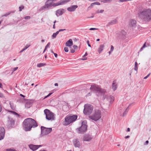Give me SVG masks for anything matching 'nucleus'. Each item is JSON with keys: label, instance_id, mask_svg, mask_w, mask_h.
I'll return each instance as SVG.
<instances>
[{"label": "nucleus", "instance_id": "28", "mask_svg": "<svg viewBox=\"0 0 151 151\" xmlns=\"http://www.w3.org/2000/svg\"><path fill=\"white\" fill-rule=\"evenodd\" d=\"M100 4V3L99 2H95L91 4L90 6H93L95 5H99Z\"/></svg>", "mask_w": 151, "mask_h": 151}, {"label": "nucleus", "instance_id": "48", "mask_svg": "<svg viewBox=\"0 0 151 151\" xmlns=\"http://www.w3.org/2000/svg\"><path fill=\"white\" fill-rule=\"evenodd\" d=\"M91 95V93H89L86 96V97H88Z\"/></svg>", "mask_w": 151, "mask_h": 151}, {"label": "nucleus", "instance_id": "63", "mask_svg": "<svg viewBox=\"0 0 151 151\" xmlns=\"http://www.w3.org/2000/svg\"><path fill=\"white\" fill-rule=\"evenodd\" d=\"M104 11L103 10H100L99 12L100 13H102Z\"/></svg>", "mask_w": 151, "mask_h": 151}, {"label": "nucleus", "instance_id": "37", "mask_svg": "<svg viewBox=\"0 0 151 151\" xmlns=\"http://www.w3.org/2000/svg\"><path fill=\"white\" fill-rule=\"evenodd\" d=\"M52 93H50L48 95H47V96H45V98H46L47 97H48L50 96Z\"/></svg>", "mask_w": 151, "mask_h": 151}, {"label": "nucleus", "instance_id": "32", "mask_svg": "<svg viewBox=\"0 0 151 151\" xmlns=\"http://www.w3.org/2000/svg\"><path fill=\"white\" fill-rule=\"evenodd\" d=\"M13 114H14V115H16V116H17L19 117H20V115L19 114L17 113V112H15V111H14V113Z\"/></svg>", "mask_w": 151, "mask_h": 151}, {"label": "nucleus", "instance_id": "54", "mask_svg": "<svg viewBox=\"0 0 151 151\" xmlns=\"http://www.w3.org/2000/svg\"><path fill=\"white\" fill-rule=\"evenodd\" d=\"M2 107L1 105V104H0V113L1 112V111H2Z\"/></svg>", "mask_w": 151, "mask_h": 151}, {"label": "nucleus", "instance_id": "42", "mask_svg": "<svg viewBox=\"0 0 151 151\" xmlns=\"http://www.w3.org/2000/svg\"><path fill=\"white\" fill-rule=\"evenodd\" d=\"M87 44L89 47H91V45L89 44V40H87Z\"/></svg>", "mask_w": 151, "mask_h": 151}, {"label": "nucleus", "instance_id": "4", "mask_svg": "<svg viewBox=\"0 0 151 151\" xmlns=\"http://www.w3.org/2000/svg\"><path fill=\"white\" fill-rule=\"evenodd\" d=\"M24 130L26 131H30L32 128H35L37 126L36 122L34 119L31 118L25 119L23 122Z\"/></svg>", "mask_w": 151, "mask_h": 151}, {"label": "nucleus", "instance_id": "18", "mask_svg": "<svg viewBox=\"0 0 151 151\" xmlns=\"http://www.w3.org/2000/svg\"><path fill=\"white\" fill-rule=\"evenodd\" d=\"M136 21L134 19H131L130 20L129 25L130 26L135 27L136 26Z\"/></svg>", "mask_w": 151, "mask_h": 151}, {"label": "nucleus", "instance_id": "31", "mask_svg": "<svg viewBox=\"0 0 151 151\" xmlns=\"http://www.w3.org/2000/svg\"><path fill=\"white\" fill-rule=\"evenodd\" d=\"M146 43L145 42V43L143 44L142 47L140 49V51H142L144 48H145L146 47Z\"/></svg>", "mask_w": 151, "mask_h": 151}, {"label": "nucleus", "instance_id": "36", "mask_svg": "<svg viewBox=\"0 0 151 151\" xmlns=\"http://www.w3.org/2000/svg\"><path fill=\"white\" fill-rule=\"evenodd\" d=\"M50 45V42H48L45 47V49H46L47 48L49 47Z\"/></svg>", "mask_w": 151, "mask_h": 151}, {"label": "nucleus", "instance_id": "49", "mask_svg": "<svg viewBox=\"0 0 151 151\" xmlns=\"http://www.w3.org/2000/svg\"><path fill=\"white\" fill-rule=\"evenodd\" d=\"M29 45L28 46H27V45L24 48V50H26V49H27L29 47Z\"/></svg>", "mask_w": 151, "mask_h": 151}, {"label": "nucleus", "instance_id": "61", "mask_svg": "<svg viewBox=\"0 0 151 151\" xmlns=\"http://www.w3.org/2000/svg\"><path fill=\"white\" fill-rule=\"evenodd\" d=\"M53 28L54 29H55V24H54L53 26Z\"/></svg>", "mask_w": 151, "mask_h": 151}, {"label": "nucleus", "instance_id": "25", "mask_svg": "<svg viewBox=\"0 0 151 151\" xmlns=\"http://www.w3.org/2000/svg\"><path fill=\"white\" fill-rule=\"evenodd\" d=\"M104 45H101L98 50L99 54L101 53L104 49Z\"/></svg>", "mask_w": 151, "mask_h": 151}, {"label": "nucleus", "instance_id": "11", "mask_svg": "<svg viewBox=\"0 0 151 151\" xmlns=\"http://www.w3.org/2000/svg\"><path fill=\"white\" fill-rule=\"evenodd\" d=\"M15 123V121L10 116L8 117L7 122L6 125L8 128H11L13 127Z\"/></svg>", "mask_w": 151, "mask_h": 151}, {"label": "nucleus", "instance_id": "53", "mask_svg": "<svg viewBox=\"0 0 151 151\" xmlns=\"http://www.w3.org/2000/svg\"><path fill=\"white\" fill-rule=\"evenodd\" d=\"M129 137H130V136L129 135H127V136L125 137V139H127V138H128Z\"/></svg>", "mask_w": 151, "mask_h": 151}, {"label": "nucleus", "instance_id": "47", "mask_svg": "<svg viewBox=\"0 0 151 151\" xmlns=\"http://www.w3.org/2000/svg\"><path fill=\"white\" fill-rule=\"evenodd\" d=\"M66 29H60L59 30V31L60 32H61V31H64V30H66Z\"/></svg>", "mask_w": 151, "mask_h": 151}, {"label": "nucleus", "instance_id": "40", "mask_svg": "<svg viewBox=\"0 0 151 151\" xmlns=\"http://www.w3.org/2000/svg\"><path fill=\"white\" fill-rule=\"evenodd\" d=\"M114 49V47L112 45H111L110 50L111 52H112Z\"/></svg>", "mask_w": 151, "mask_h": 151}, {"label": "nucleus", "instance_id": "22", "mask_svg": "<svg viewBox=\"0 0 151 151\" xmlns=\"http://www.w3.org/2000/svg\"><path fill=\"white\" fill-rule=\"evenodd\" d=\"M73 42L71 39H69L65 43L66 46L70 47L73 45Z\"/></svg>", "mask_w": 151, "mask_h": 151}, {"label": "nucleus", "instance_id": "23", "mask_svg": "<svg viewBox=\"0 0 151 151\" xmlns=\"http://www.w3.org/2000/svg\"><path fill=\"white\" fill-rule=\"evenodd\" d=\"M133 104H134L133 103H132L130 104L129 105V106L127 107V108L126 109L125 111L124 112V113H123V115H122L123 116H125L126 115V114H127V113L128 112V110H129V106H131V105H132Z\"/></svg>", "mask_w": 151, "mask_h": 151}, {"label": "nucleus", "instance_id": "58", "mask_svg": "<svg viewBox=\"0 0 151 151\" xmlns=\"http://www.w3.org/2000/svg\"><path fill=\"white\" fill-rule=\"evenodd\" d=\"M9 112H11V113H12V114H13L14 112V111H9Z\"/></svg>", "mask_w": 151, "mask_h": 151}, {"label": "nucleus", "instance_id": "64", "mask_svg": "<svg viewBox=\"0 0 151 151\" xmlns=\"http://www.w3.org/2000/svg\"><path fill=\"white\" fill-rule=\"evenodd\" d=\"M25 50H24V48L22 50H21L20 52H23Z\"/></svg>", "mask_w": 151, "mask_h": 151}, {"label": "nucleus", "instance_id": "14", "mask_svg": "<svg viewBox=\"0 0 151 151\" xmlns=\"http://www.w3.org/2000/svg\"><path fill=\"white\" fill-rule=\"evenodd\" d=\"M42 146V145H35L31 144L29 145V147L30 149L33 151H35Z\"/></svg>", "mask_w": 151, "mask_h": 151}, {"label": "nucleus", "instance_id": "27", "mask_svg": "<svg viewBox=\"0 0 151 151\" xmlns=\"http://www.w3.org/2000/svg\"><path fill=\"white\" fill-rule=\"evenodd\" d=\"M14 12H13L12 11L9 12H8V13H6L4 14L2 16V17H6L7 16L10 15L11 13H14Z\"/></svg>", "mask_w": 151, "mask_h": 151}, {"label": "nucleus", "instance_id": "26", "mask_svg": "<svg viewBox=\"0 0 151 151\" xmlns=\"http://www.w3.org/2000/svg\"><path fill=\"white\" fill-rule=\"evenodd\" d=\"M46 65V64L44 63H38L37 64V66L38 67H41L45 65Z\"/></svg>", "mask_w": 151, "mask_h": 151}, {"label": "nucleus", "instance_id": "50", "mask_svg": "<svg viewBox=\"0 0 151 151\" xmlns=\"http://www.w3.org/2000/svg\"><path fill=\"white\" fill-rule=\"evenodd\" d=\"M3 96V94L1 93L0 92V97H2Z\"/></svg>", "mask_w": 151, "mask_h": 151}, {"label": "nucleus", "instance_id": "21", "mask_svg": "<svg viewBox=\"0 0 151 151\" xmlns=\"http://www.w3.org/2000/svg\"><path fill=\"white\" fill-rule=\"evenodd\" d=\"M32 104L30 101H27L25 104V107L27 109L29 108L32 106Z\"/></svg>", "mask_w": 151, "mask_h": 151}, {"label": "nucleus", "instance_id": "51", "mask_svg": "<svg viewBox=\"0 0 151 151\" xmlns=\"http://www.w3.org/2000/svg\"><path fill=\"white\" fill-rule=\"evenodd\" d=\"M53 54H54L55 57H56V58H57V57L58 55H57V54L54 53Z\"/></svg>", "mask_w": 151, "mask_h": 151}, {"label": "nucleus", "instance_id": "62", "mask_svg": "<svg viewBox=\"0 0 151 151\" xmlns=\"http://www.w3.org/2000/svg\"><path fill=\"white\" fill-rule=\"evenodd\" d=\"M2 84L0 82V88H2Z\"/></svg>", "mask_w": 151, "mask_h": 151}, {"label": "nucleus", "instance_id": "55", "mask_svg": "<svg viewBox=\"0 0 151 151\" xmlns=\"http://www.w3.org/2000/svg\"><path fill=\"white\" fill-rule=\"evenodd\" d=\"M87 58L86 57V58H82V60H87Z\"/></svg>", "mask_w": 151, "mask_h": 151}, {"label": "nucleus", "instance_id": "7", "mask_svg": "<svg viewBox=\"0 0 151 151\" xmlns=\"http://www.w3.org/2000/svg\"><path fill=\"white\" fill-rule=\"evenodd\" d=\"M44 114L46 116V119L48 120L53 121L55 120V114L47 109H45L44 110Z\"/></svg>", "mask_w": 151, "mask_h": 151}, {"label": "nucleus", "instance_id": "57", "mask_svg": "<svg viewBox=\"0 0 151 151\" xmlns=\"http://www.w3.org/2000/svg\"><path fill=\"white\" fill-rule=\"evenodd\" d=\"M130 131V128H127V131L128 132H129Z\"/></svg>", "mask_w": 151, "mask_h": 151}, {"label": "nucleus", "instance_id": "29", "mask_svg": "<svg viewBox=\"0 0 151 151\" xmlns=\"http://www.w3.org/2000/svg\"><path fill=\"white\" fill-rule=\"evenodd\" d=\"M138 64L137 62H135V65L134 67V70L136 71H137L138 69L137 67Z\"/></svg>", "mask_w": 151, "mask_h": 151}, {"label": "nucleus", "instance_id": "44", "mask_svg": "<svg viewBox=\"0 0 151 151\" xmlns=\"http://www.w3.org/2000/svg\"><path fill=\"white\" fill-rule=\"evenodd\" d=\"M75 51V50H73V49H72L71 50L70 52L72 53H74Z\"/></svg>", "mask_w": 151, "mask_h": 151}, {"label": "nucleus", "instance_id": "19", "mask_svg": "<svg viewBox=\"0 0 151 151\" xmlns=\"http://www.w3.org/2000/svg\"><path fill=\"white\" fill-rule=\"evenodd\" d=\"M117 85L116 84V80H114L112 85V89L114 91H115L117 88Z\"/></svg>", "mask_w": 151, "mask_h": 151}, {"label": "nucleus", "instance_id": "15", "mask_svg": "<svg viewBox=\"0 0 151 151\" xmlns=\"http://www.w3.org/2000/svg\"><path fill=\"white\" fill-rule=\"evenodd\" d=\"M5 130L3 127H0V140L3 139L4 137Z\"/></svg>", "mask_w": 151, "mask_h": 151}, {"label": "nucleus", "instance_id": "5", "mask_svg": "<svg viewBox=\"0 0 151 151\" xmlns=\"http://www.w3.org/2000/svg\"><path fill=\"white\" fill-rule=\"evenodd\" d=\"M101 117V111L99 109L95 110L91 115L89 116V118L92 120L96 121L100 119Z\"/></svg>", "mask_w": 151, "mask_h": 151}, {"label": "nucleus", "instance_id": "12", "mask_svg": "<svg viewBox=\"0 0 151 151\" xmlns=\"http://www.w3.org/2000/svg\"><path fill=\"white\" fill-rule=\"evenodd\" d=\"M73 144L76 147L80 148L81 146L79 140L77 138L74 139L73 141Z\"/></svg>", "mask_w": 151, "mask_h": 151}, {"label": "nucleus", "instance_id": "24", "mask_svg": "<svg viewBox=\"0 0 151 151\" xmlns=\"http://www.w3.org/2000/svg\"><path fill=\"white\" fill-rule=\"evenodd\" d=\"M126 34V32L124 30H122L120 33L119 37L121 38L124 37Z\"/></svg>", "mask_w": 151, "mask_h": 151}, {"label": "nucleus", "instance_id": "34", "mask_svg": "<svg viewBox=\"0 0 151 151\" xmlns=\"http://www.w3.org/2000/svg\"><path fill=\"white\" fill-rule=\"evenodd\" d=\"M57 35L55 33H53L52 35V38L54 39L56 37Z\"/></svg>", "mask_w": 151, "mask_h": 151}, {"label": "nucleus", "instance_id": "20", "mask_svg": "<svg viewBox=\"0 0 151 151\" xmlns=\"http://www.w3.org/2000/svg\"><path fill=\"white\" fill-rule=\"evenodd\" d=\"M117 21L116 19H114L111 21L110 22L108 23L106 25L107 27L109 26L110 25H113L116 24L117 23Z\"/></svg>", "mask_w": 151, "mask_h": 151}, {"label": "nucleus", "instance_id": "10", "mask_svg": "<svg viewBox=\"0 0 151 151\" xmlns=\"http://www.w3.org/2000/svg\"><path fill=\"white\" fill-rule=\"evenodd\" d=\"M41 135L42 136L49 134L52 131L51 128H46L42 126L41 127Z\"/></svg>", "mask_w": 151, "mask_h": 151}, {"label": "nucleus", "instance_id": "8", "mask_svg": "<svg viewBox=\"0 0 151 151\" xmlns=\"http://www.w3.org/2000/svg\"><path fill=\"white\" fill-rule=\"evenodd\" d=\"M92 105L89 104H86L84 105L83 112L86 115H89L92 112L93 110Z\"/></svg>", "mask_w": 151, "mask_h": 151}, {"label": "nucleus", "instance_id": "56", "mask_svg": "<svg viewBox=\"0 0 151 151\" xmlns=\"http://www.w3.org/2000/svg\"><path fill=\"white\" fill-rule=\"evenodd\" d=\"M20 95V96H22V97H23V98L25 97V96H24V95H22V94H21Z\"/></svg>", "mask_w": 151, "mask_h": 151}, {"label": "nucleus", "instance_id": "46", "mask_svg": "<svg viewBox=\"0 0 151 151\" xmlns=\"http://www.w3.org/2000/svg\"><path fill=\"white\" fill-rule=\"evenodd\" d=\"M149 141L148 140L146 141L145 143H144L145 145H147L148 144Z\"/></svg>", "mask_w": 151, "mask_h": 151}, {"label": "nucleus", "instance_id": "41", "mask_svg": "<svg viewBox=\"0 0 151 151\" xmlns=\"http://www.w3.org/2000/svg\"><path fill=\"white\" fill-rule=\"evenodd\" d=\"M68 108V106H67V105H64L63 106V107H62V108H63V110H64V108Z\"/></svg>", "mask_w": 151, "mask_h": 151}, {"label": "nucleus", "instance_id": "1", "mask_svg": "<svg viewBox=\"0 0 151 151\" xmlns=\"http://www.w3.org/2000/svg\"><path fill=\"white\" fill-rule=\"evenodd\" d=\"M137 14L139 18L143 22H149L151 21V10L149 9L139 8Z\"/></svg>", "mask_w": 151, "mask_h": 151}, {"label": "nucleus", "instance_id": "52", "mask_svg": "<svg viewBox=\"0 0 151 151\" xmlns=\"http://www.w3.org/2000/svg\"><path fill=\"white\" fill-rule=\"evenodd\" d=\"M120 2H123L126 1V0H120L119 1Z\"/></svg>", "mask_w": 151, "mask_h": 151}, {"label": "nucleus", "instance_id": "13", "mask_svg": "<svg viewBox=\"0 0 151 151\" xmlns=\"http://www.w3.org/2000/svg\"><path fill=\"white\" fill-rule=\"evenodd\" d=\"M93 137L92 136L88 134H86L83 135V140L84 141H90L92 139Z\"/></svg>", "mask_w": 151, "mask_h": 151}, {"label": "nucleus", "instance_id": "3", "mask_svg": "<svg viewBox=\"0 0 151 151\" xmlns=\"http://www.w3.org/2000/svg\"><path fill=\"white\" fill-rule=\"evenodd\" d=\"M70 0H61L56 3H53V1H47L45 3V5L41 7L39 9L40 11H45L51 8L52 6L55 7L59 5H62L68 3Z\"/></svg>", "mask_w": 151, "mask_h": 151}, {"label": "nucleus", "instance_id": "39", "mask_svg": "<svg viewBox=\"0 0 151 151\" xmlns=\"http://www.w3.org/2000/svg\"><path fill=\"white\" fill-rule=\"evenodd\" d=\"M98 29L96 28H91L89 29V30H97Z\"/></svg>", "mask_w": 151, "mask_h": 151}, {"label": "nucleus", "instance_id": "17", "mask_svg": "<svg viewBox=\"0 0 151 151\" xmlns=\"http://www.w3.org/2000/svg\"><path fill=\"white\" fill-rule=\"evenodd\" d=\"M78 7L77 5H73L70 7L68 8L67 10L70 12H72L74 11Z\"/></svg>", "mask_w": 151, "mask_h": 151}, {"label": "nucleus", "instance_id": "43", "mask_svg": "<svg viewBox=\"0 0 151 151\" xmlns=\"http://www.w3.org/2000/svg\"><path fill=\"white\" fill-rule=\"evenodd\" d=\"M73 48L75 49H77L78 48L77 46L75 45H73Z\"/></svg>", "mask_w": 151, "mask_h": 151}, {"label": "nucleus", "instance_id": "30", "mask_svg": "<svg viewBox=\"0 0 151 151\" xmlns=\"http://www.w3.org/2000/svg\"><path fill=\"white\" fill-rule=\"evenodd\" d=\"M6 151H19L16 150L15 149H6Z\"/></svg>", "mask_w": 151, "mask_h": 151}, {"label": "nucleus", "instance_id": "6", "mask_svg": "<svg viewBox=\"0 0 151 151\" xmlns=\"http://www.w3.org/2000/svg\"><path fill=\"white\" fill-rule=\"evenodd\" d=\"M86 122L85 121L82 122L81 126L76 129V131L77 133L82 134L87 131V126L86 125Z\"/></svg>", "mask_w": 151, "mask_h": 151}, {"label": "nucleus", "instance_id": "59", "mask_svg": "<svg viewBox=\"0 0 151 151\" xmlns=\"http://www.w3.org/2000/svg\"><path fill=\"white\" fill-rule=\"evenodd\" d=\"M88 54L87 53V52H86L84 56H83V57H84L85 56H86Z\"/></svg>", "mask_w": 151, "mask_h": 151}, {"label": "nucleus", "instance_id": "35", "mask_svg": "<svg viewBox=\"0 0 151 151\" xmlns=\"http://www.w3.org/2000/svg\"><path fill=\"white\" fill-rule=\"evenodd\" d=\"M64 50L66 52H68V47H64Z\"/></svg>", "mask_w": 151, "mask_h": 151}, {"label": "nucleus", "instance_id": "2", "mask_svg": "<svg viewBox=\"0 0 151 151\" xmlns=\"http://www.w3.org/2000/svg\"><path fill=\"white\" fill-rule=\"evenodd\" d=\"M90 89L93 92L97 93L99 92L103 96L104 99H106L108 100H110V102L112 103L114 101V98L112 96H109L107 94L106 90L104 89L101 88L98 85H92L91 86Z\"/></svg>", "mask_w": 151, "mask_h": 151}, {"label": "nucleus", "instance_id": "16", "mask_svg": "<svg viewBox=\"0 0 151 151\" xmlns=\"http://www.w3.org/2000/svg\"><path fill=\"white\" fill-rule=\"evenodd\" d=\"M64 9H60L57 10L56 12V15L57 17L59 15H61L64 12Z\"/></svg>", "mask_w": 151, "mask_h": 151}, {"label": "nucleus", "instance_id": "38", "mask_svg": "<svg viewBox=\"0 0 151 151\" xmlns=\"http://www.w3.org/2000/svg\"><path fill=\"white\" fill-rule=\"evenodd\" d=\"M30 18V17L29 16H27L24 17V19H28Z\"/></svg>", "mask_w": 151, "mask_h": 151}, {"label": "nucleus", "instance_id": "45", "mask_svg": "<svg viewBox=\"0 0 151 151\" xmlns=\"http://www.w3.org/2000/svg\"><path fill=\"white\" fill-rule=\"evenodd\" d=\"M18 67H16L14 68L13 69V71H15L17 70L18 69Z\"/></svg>", "mask_w": 151, "mask_h": 151}, {"label": "nucleus", "instance_id": "9", "mask_svg": "<svg viewBox=\"0 0 151 151\" xmlns=\"http://www.w3.org/2000/svg\"><path fill=\"white\" fill-rule=\"evenodd\" d=\"M77 117L78 116L77 115H73L72 116H66L65 118L66 125H69L71 123L75 121L77 119Z\"/></svg>", "mask_w": 151, "mask_h": 151}, {"label": "nucleus", "instance_id": "33", "mask_svg": "<svg viewBox=\"0 0 151 151\" xmlns=\"http://www.w3.org/2000/svg\"><path fill=\"white\" fill-rule=\"evenodd\" d=\"M24 6H20L19 7V11H22V9H24Z\"/></svg>", "mask_w": 151, "mask_h": 151}, {"label": "nucleus", "instance_id": "60", "mask_svg": "<svg viewBox=\"0 0 151 151\" xmlns=\"http://www.w3.org/2000/svg\"><path fill=\"white\" fill-rule=\"evenodd\" d=\"M60 31H59V30L58 31H57L55 33L57 35H58V33H59V32Z\"/></svg>", "mask_w": 151, "mask_h": 151}]
</instances>
